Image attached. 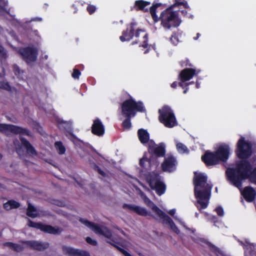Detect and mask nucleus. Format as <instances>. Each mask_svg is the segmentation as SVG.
Here are the masks:
<instances>
[{
  "label": "nucleus",
  "instance_id": "5fc2aeb1",
  "mask_svg": "<svg viewBox=\"0 0 256 256\" xmlns=\"http://www.w3.org/2000/svg\"><path fill=\"white\" fill-rule=\"evenodd\" d=\"M178 85V82H174L171 84L172 88H176L177 86Z\"/></svg>",
  "mask_w": 256,
  "mask_h": 256
},
{
  "label": "nucleus",
  "instance_id": "bb28decb",
  "mask_svg": "<svg viewBox=\"0 0 256 256\" xmlns=\"http://www.w3.org/2000/svg\"><path fill=\"white\" fill-rule=\"evenodd\" d=\"M161 220L169 226L174 222L162 210H161Z\"/></svg>",
  "mask_w": 256,
  "mask_h": 256
},
{
  "label": "nucleus",
  "instance_id": "c03bdc74",
  "mask_svg": "<svg viewBox=\"0 0 256 256\" xmlns=\"http://www.w3.org/2000/svg\"><path fill=\"white\" fill-rule=\"evenodd\" d=\"M80 74V72L78 70L75 68L74 70V72L72 74V76L74 78L78 79Z\"/></svg>",
  "mask_w": 256,
  "mask_h": 256
},
{
  "label": "nucleus",
  "instance_id": "5701e85b",
  "mask_svg": "<svg viewBox=\"0 0 256 256\" xmlns=\"http://www.w3.org/2000/svg\"><path fill=\"white\" fill-rule=\"evenodd\" d=\"M26 214L32 218H35L39 216L38 211L30 204H28L26 210Z\"/></svg>",
  "mask_w": 256,
  "mask_h": 256
},
{
  "label": "nucleus",
  "instance_id": "393cba45",
  "mask_svg": "<svg viewBox=\"0 0 256 256\" xmlns=\"http://www.w3.org/2000/svg\"><path fill=\"white\" fill-rule=\"evenodd\" d=\"M204 242L209 247L210 250L216 254H222L221 250L212 242L206 240Z\"/></svg>",
  "mask_w": 256,
  "mask_h": 256
},
{
  "label": "nucleus",
  "instance_id": "72a5a7b5",
  "mask_svg": "<svg viewBox=\"0 0 256 256\" xmlns=\"http://www.w3.org/2000/svg\"><path fill=\"white\" fill-rule=\"evenodd\" d=\"M111 244L116 247L118 250H119L124 256H132L128 252L124 250V249L120 248V247L117 246L116 244H114L111 242H110Z\"/></svg>",
  "mask_w": 256,
  "mask_h": 256
},
{
  "label": "nucleus",
  "instance_id": "6ab92c4d",
  "mask_svg": "<svg viewBox=\"0 0 256 256\" xmlns=\"http://www.w3.org/2000/svg\"><path fill=\"white\" fill-rule=\"evenodd\" d=\"M139 194L142 198L146 204L152 209L154 212L158 214V216H160V210L146 196V194L140 189H138Z\"/></svg>",
  "mask_w": 256,
  "mask_h": 256
},
{
  "label": "nucleus",
  "instance_id": "39448f33",
  "mask_svg": "<svg viewBox=\"0 0 256 256\" xmlns=\"http://www.w3.org/2000/svg\"><path fill=\"white\" fill-rule=\"evenodd\" d=\"M122 114L129 118L135 116V110L139 112H142L144 110L142 102H136L132 100H126L122 104Z\"/></svg>",
  "mask_w": 256,
  "mask_h": 256
},
{
  "label": "nucleus",
  "instance_id": "c756f323",
  "mask_svg": "<svg viewBox=\"0 0 256 256\" xmlns=\"http://www.w3.org/2000/svg\"><path fill=\"white\" fill-rule=\"evenodd\" d=\"M55 147L59 154H64L65 152V148L60 142H56L55 143Z\"/></svg>",
  "mask_w": 256,
  "mask_h": 256
},
{
  "label": "nucleus",
  "instance_id": "0e129e2a",
  "mask_svg": "<svg viewBox=\"0 0 256 256\" xmlns=\"http://www.w3.org/2000/svg\"><path fill=\"white\" fill-rule=\"evenodd\" d=\"M114 228L120 230L122 234H124V231L121 229L119 228L118 226H114Z\"/></svg>",
  "mask_w": 256,
  "mask_h": 256
},
{
  "label": "nucleus",
  "instance_id": "a19ab883",
  "mask_svg": "<svg viewBox=\"0 0 256 256\" xmlns=\"http://www.w3.org/2000/svg\"><path fill=\"white\" fill-rule=\"evenodd\" d=\"M170 227L171 228V230H172L175 233L177 234H179L180 233V230L176 226L174 222H173V224H171L170 226Z\"/></svg>",
  "mask_w": 256,
  "mask_h": 256
},
{
  "label": "nucleus",
  "instance_id": "4468645a",
  "mask_svg": "<svg viewBox=\"0 0 256 256\" xmlns=\"http://www.w3.org/2000/svg\"><path fill=\"white\" fill-rule=\"evenodd\" d=\"M22 242L26 244L28 246L34 250L42 251L49 247V244L48 242H42L35 240L22 241Z\"/></svg>",
  "mask_w": 256,
  "mask_h": 256
},
{
  "label": "nucleus",
  "instance_id": "e433bc0d",
  "mask_svg": "<svg viewBox=\"0 0 256 256\" xmlns=\"http://www.w3.org/2000/svg\"><path fill=\"white\" fill-rule=\"evenodd\" d=\"M12 249L16 252H20L22 251L24 248L21 246L14 243Z\"/></svg>",
  "mask_w": 256,
  "mask_h": 256
},
{
  "label": "nucleus",
  "instance_id": "4be33fe9",
  "mask_svg": "<svg viewBox=\"0 0 256 256\" xmlns=\"http://www.w3.org/2000/svg\"><path fill=\"white\" fill-rule=\"evenodd\" d=\"M139 140L142 144L148 142L149 140V134L146 130L144 129H140L138 132Z\"/></svg>",
  "mask_w": 256,
  "mask_h": 256
},
{
  "label": "nucleus",
  "instance_id": "052dcab7",
  "mask_svg": "<svg viewBox=\"0 0 256 256\" xmlns=\"http://www.w3.org/2000/svg\"><path fill=\"white\" fill-rule=\"evenodd\" d=\"M63 124H66V126H68L70 128L71 126V122H63Z\"/></svg>",
  "mask_w": 256,
  "mask_h": 256
},
{
  "label": "nucleus",
  "instance_id": "cd10ccee",
  "mask_svg": "<svg viewBox=\"0 0 256 256\" xmlns=\"http://www.w3.org/2000/svg\"><path fill=\"white\" fill-rule=\"evenodd\" d=\"M160 6V4H154L150 8V13L151 14V16L154 20V22H158V16L156 15V9Z\"/></svg>",
  "mask_w": 256,
  "mask_h": 256
},
{
  "label": "nucleus",
  "instance_id": "2f4dec72",
  "mask_svg": "<svg viewBox=\"0 0 256 256\" xmlns=\"http://www.w3.org/2000/svg\"><path fill=\"white\" fill-rule=\"evenodd\" d=\"M179 64H180V66H181V67H187V66L192 67V64L191 63H190L189 60L187 58H186L184 60H182L180 61L179 62Z\"/></svg>",
  "mask_w": 256,
  "mask_h": 256
},
{
  "label": "nucleus",
  "instance_id": "9b49d317",
  "mask_svg": "<svg viewBox=\"0 0 256 256\" xmlns=\"http://www.w3.org/2000/svg\"><path fill=\"white\" fill-rule=\"evenodd\" d=\"M214 152L220 162H225L228 159L230 154V148L227 144H222Z\"/></svg>",
  "mask_w": 256,
  "mask_h": 256
},
{
  "label": "nucleus",
  "instance_id": "6e6d98bb",
  "mask_svg": "<svg viewBox=\"0 0 256 256\" xmlns=\"http://www.w3.org/2000/svg\"><path fill=\"white\" fill-rule=\"evenodd\" d=\"M120 40L122 41H124L126 40H129L130 38H126V36H120Z\"/></svg>",
  "mask_w": 256,
  "mask_h": 256
},
{
  "label": "nucleus",
  "instance_id": "20e7f679",
  "mask_svg": "<svg viewBox=\"0 0 256 256\" xmlns=\"http://www.w3.org/2000/svg\"><path fill=\"white\" fill-rule=\"evenodd\" d=\"M161 123L168 128L178 125L176 117L170 106L164 105L161 108Z\"/></svg>",
  "mask_w": 256,
  "mask_h": 256
},
{
  "label": "nucleus",
  "instance_id": "c9c22d12",
  "mask_svg": "<svg viewBox=\"0 0 256 256\" xmlns=\"http://www.w3.org/2000/svg\"><path fill=\"white\" fill-rule=\"evenodd\" d=\"M0 88L6 90H10V87L8 84L5 82H0Z\"/></svg>",
  "mask_w": 256,
  "mask_h": 256
},
{
  "label": "nucleus",
  "instance_id": "f8f14e48",
  "mask_svg": "<svg viewBox=\"0 0 256 256\" xmlns=\"http://www.w3.org/2000/svg\"><path fill=\"white\" fill-rule=\"evenodd\" d=\"M202 160L206 166H212L219 164L220 162L214 152L206 150L202 156Z\"/></svg>",
  "mask_w": 256,
  "mask_h": 256
},
{
  "label": "nucleus",
  "instance_id": "1a4fd4ad",
  "mask_svg": "<svg viewBox=\"0 0 256 256\" xmlns=\"http://www.w3.org/2000/svg\"><path fill=\"white\" fill-rule=\"evenodd\" d=\"M0 132L7 136L10 134H25L28 135V132L26 129L12 124H0Z\"/></svg>",
  "mask_w": 256,
  "mask_h": 256
},
{
  "label": "nucleus",
  "instance_id": "de8ad7c7",
  "mask_svg": "<svg viewBox=\"0 0 256 256\" xmlns=\"http://www.w3.org/2000/svg\"><path fill=\"white\" fill-rule=\"evenodd\" d=\"M86 241L88 243L92 245L96 246L97 244V242L96 240H92L90 237H87L86 238Z\"/></svg>",
  "mask_w": 256,
  "mask_h": 256
},
{
  "label": "nucleus",
  "instance_id": "79ce46f5",
  "mask_svg": "<svg viewBox=\"0 0 256 256\" xmlns=\"http://www.w3.org/2000/svg\"><path fill=\"white\" fill-rule=\"evenodd\" d=\"M176 148L178 149V150L183 151L184 152L187 150L186 146L180 142L176 144Z\"/></svg>",
  "mask_w": 256,
  "mask_h": 256
},
{
  "label": "nucleus",
  "instance_id": "f257e3e1",
  "mask_svg": "<svg viewBox=\"0 0 256 256\" xmlns=\"http://www.w3.org/2000/svg\"><path fill=\"white\" fill-rule=\"evenodd\" d=\"M237 156L241 159L236 162L234 168H229L226 172L228 180L235 186L240 188L242 182L248 178L256 184V167L253 166L248 160L252 154V144L241 138L236 144Z\"/></svg>",
  "mask_w": 256,
  "mask_h": 256
},
{
  "label": "nucleus",
  "instance_id": "0eeeda50",
  "mask_svg": "<svg viewBox=\"0 0 256 256\" xmlns=\"http://www.w3.org/2000/svg\"><path fill=\"white\" fill-rule=\"evenodd\" d=\"M18 52L27 63L36 61L38 53L36 48L32 47L20 48Z\"/></svg>",
  "mask_w": 256,
  "mask_h": 256
},
{
  "label": "nucleus",
  "instance_id": "774afa93",
  "mask_svg": "<svg viewBox=\"0 0 256 256\" xmlns=\"http://www.w3.org/2000/svg\"><path fill=\"white\" fill-rule=\"evenodd\" d=\"M186 228L187 230H190V231L192 232V233H194V231H195V230H194V229H192V230H191V229H190V228Z\"/></svg>",
  "mask_w": 256,
  "mask_h": 256
},
{
  "label": "nucleus",
  "instance_id": "4d7b16f0",
  "mask_svg": "<svg viewBox=\"0 0 256 256\" xmlns=\"http://www.w3.org/2000/svg\"><path fill=\"white\" fill-rule=\"evenodd\" d=\"M168 214H169L170 216H173L174 214H175V210L172 209V210H170L169 211V212H168Z\"/></svg>",
  "mask_w": 256,
  "mask_h": 256
},
{
  "label": "nucleus",
  "instance_id": "603ef678",
  "mask_svg": "<svg viewBox=\"0 0 256 256\" xmlns=\"http://www.w3.org/2000/svg\"><path fill=\"white\" fill-rule=\"evenodd\" d=\"M14 144L15 146V147H16L17 152L18 153L19 150L18 149V147H19V146H20L18 140H14Z\"/></svg>",
  "mask_w": 256,
  "mask_h": 256
},
{
  "label": "nucleus",
  "instance_id": "f704fd0d",
  "mask_svg": "<svg viewBox=\"0 0 256 256\" xmlns=\"http://www.w3.org/2000/svg\"><path fill=\"white\" fill-rule=\"evenodd\" d=\"M123 126L126 128H130L131 126L130 118L128 117L122 123Z\"/></svg>",
  "mask_w": 256,
  "mask_h": 256
},
{
  "label": "nucleus",
  "instance_id": "8fccbe9b",
  "mask_svg": "<svg viewBox=\"0 0 256 256\" xmlns=\"http://www.w3.org/2000/svg\"><path fill=\"white\" fill-rule=\"evenodd\" d=\"M96 7L94 6H89L87 8V10L90 14L93 13L96 10Z\"/></svg>",
  "mask_w": 256,
  "mask_h": 256
},
{
  "label": "nucleus",
  "instance_id": "6e6552de",
  "mask_svg": "<svg viewBox=\"0 0 256 256\" xmlns=\"http://www.w3.org/2000/svg\"><path fill=\"white\" fill-rule=\"evenodd\" d=\"M176 158L172 154H168L161 164V169L164 172H172L176 170Z\"/></svg>",
  "mask_w": 256,
  "mask_h": 256
},
{
  "label": "nucleus",
  "instance_id": "473e14b6",
  "mask_svg": "<svg viewBox=\"0 0 256 256\" xmlns=\"http://www.w3.org/2000/svg\"><path fill=\"white\" fill-rule=\"evenodd\" d=\"M170 40L171 42L174 45H176L178 44V39L176 33H174L171 36Z\"/></svg>",
  "mask_w": 256,
  "mask_h": 256
},
{
  "label": "nucleus",
  "instance_id": "37998d69",
  "mask_svg": "<svg viewBox=\"0 0 256 256\" xmlns=\"http://www.w3.org/2000/svg\"><path fill=\"white\" fill-rule=\"evenodd\" d=\"M136 205L133 204H124L123 205V208L125 209H128L130 210L134 211L136 208Z\"/></svg>",
  "mask_w": 256,
  "mask_h": 256
},
{
  "label": "nucleus",
  "instance_id": "a211bd4d",
  "mask_svg": "<svg viewBox=\"0 0 256 256\" xmlns=\"http://www.w3.org/2000/svg\"><path fill=\"white\" fill-rule=\"evenodd\" d=\"M92 132L97 136H100L104 132V126L100 120L96 119L94 122L92 127Z\"/></svg>",
  "mask_w": 256,
  "mask_h": 256
},
{
  "label": "nucleus",
  "instance_id": "338daca9",
  "mask_svg": "<svg viewBox=\"0 0 256 256\" xmlns=\"http://www.w3.org/2000/svg\"><path fill=\"white\" fill-rule=\"evenodd\" d=\"M140 31L142 32V31L141 30H140ZM142 33L144 34V35H143L144 38H145L146 40H147V34H145L144 32H142Z\"/></svg>",
  "mask_w": 256,
  "mask_h": 256
},
{
  "label": "nucleus",
  "instance_id": "13d9d810",
  "mask_svg": "<svg viewBox=\"0 0 256 256\" xmlns=\"http://www.w3.org/2000/svg\"><path fill=\"white\" fill-rule=\"evenodd\" d=\"M98 171L100 174L102 176H104L105 174L104 172H102L101 170H100L99 168H98Z\"/></svg>",
  "mask_w": 256,
  "mask_h": 256
},
{
  "label": "nucleus",
  "instance_id": "4c0bfd02",
  "mask_svg": "<svg viewBox=\"0 0 256 256\" xmlns=\"http://www.w3.org/2000/svg\"><path fill=\"white\" fill-rule=\"evenodd\" d=\"M7 56L6 52L3 47L0 46V58H6Z\"/></svg>",
  "mask_w": 256,
  "mask_h": 256
},
{
  "label": "nucleus",
  "instance_id": "a18cd8bd",
  "mask_svg": "<svg viewBox=\"0 0 256 256\" xmlns=\"http://www.w3.org/2000/svg\"><path fill=\"white\" fill-rule=\"evenodd\" d=\"M166 156V145L164 142H161V158Z\"/></svg>",
  "mask_w": 256,
  "mask_h": 256
},
{
  "label": "nucleus",
  "instance_id": "b1692460",
  "mask_svg": "<svg viewBox=\"0 0 256 256\" xmlns=\"http://www.w3.org/2000/svg\"><path fill=\"white\" fill-rule=\"evenodd\" d=\"M20 206V203L14 200H8L4 204V208L6 210L18 208Z\"/></svg>",
  "mask_w": 256,
  "mask_h": 256
},
{
  "label": "nucleus",
  "instance_id": "412c9836",
  "mask_svg": "<svg viewBox=\"0 0 256 256\" xmlns=\"http://www.w3.org/2000/svg\"><path fill=\"white\" fill-rule=\"evenodd\" d=\"M148 144L150 152L154 156L158 157L160 156V147L152 140L149 142Z\"/></svg>",
  "mask_w": 256,
  "mask_h": 256
},
{
  "label": "nucleus",
  "instance_id": "09e8293b",
  "mask_svg": "<svg viewBox=\"0 0 256 256\" xmlns=\"http://www.w3.org/2000/svg\"><path fill=\"white\" fill-rule=\"evenodd\" d=\"M166 190V185L161 180V195L163 194Z\"/></svg>",
  "mask_w": 256,
  "mask_h": 256
},
{
  "label": "nucleus",
  "instance_id": "ddd939ff",
  "mask_svg": "<svg viewBox=\"0 0 256 256\" xmlns=\"http://www.w3.org/2000/svg\"><path fill=\"white\" fill-rule=\"evenodd\" d=\"M200 70L192 68H186L180 72L179 78L180 81L186 82L192 79L194 75H198Z\"/></svg>",
  "mask_w": 256,
  "mask_h": 256
},
{
  "label": "nucleus",
  "instance_id": "69168bd1",
  "mask_svg": "<svg viewBox=\"0 0 256 256\" xmlns=\"http://www.w3.org/2000/svg\"><path fill=\"white\" fill-rule=\"evenodd\" d=\"M132 25H133V24H132V29L130 30L131 34L130 36V37L133 36V32L134 30V28H132Z\"/></svg>",
  "mask_w": 256,
  "mask_h": 256
},
{
  "label": "nucleus",
  "instance_id": "2eb2a0df",
  "mask_svg": "<svg viewBox=\"0 0 256 256\" xmlns=\"http://www.w3.org/2000/svg\"><path fill=\"white\" fill-rule=\"evenodd\" d=\"M241 194L244 200L248 202H252L256 196V191L250 186H246Z\"/></svg>",
  "mask_w": 256,
  "mask_h": 256
},
{
  "label": "nucleus",
  "instance_id": "f03ea898",
  "mask_svg": "<svg viewBox=\"0 0 256 256\" xmlns=\"http://www.w3.org/2000/svg\"><path fill=\"white\" fill-rule=\"evenodd\" d=\"M194 174V194L197 200L195 205L200 210L208 207L212 185L208 183V176L204 174L196 172Z\"/></svg>",
  "mask_w": 256,
  "mask_h": 256
},
{
  "label": "nucleus",
  "instance_id": "9d476101",
  "mask_svg": "<svg viewBox=\"0 0 256 256\" xmlns=\"http://www.w3.org/2000/svg\"><path fill=\"white\" fill-rule=\"evenodd\" d=\"M28 225L32 228H36L44 231L46 232H48L51 234H60L62 230L58 227H53L49 225H44L40 223H36L33 222L30 219H28Z\"/></svg>",
  "mask_w": 256,
  "mask_h": 256
},
{
  "label": "nucleus",
  "instance_id": "58836bf2",
  "mask_svg": "<svg viewBox=\"0 0 256 256\" xmlns=\"http://www.w3.org/2000/svg\"><path fill=\"white\" fill-rule=\"evenodd\" d=\"M8 1L4 0H0V10H6V6H8Z\"/></svg>",
  "mask_w": 256,
  "mask_h": 256
},
{
  "label": "nucleus",
  "instance_id": "bf43d9fd",
  "mask_svg": "<svg viewBox=\"0 0 256 256\" xmlns=\"http://www.w3.org/2000/svg\"><path fill=\"white\" fill-rule=\"evenodd\" d=\"M40 132H41V131L42 130V128L38 124H36V128Z\"/></svg>",
  "mask_w": 256,
  "mask_h": 256
},
{
  "label": "nucleus",
  "instance_id": "7ed1b4c3",
  "mask_svg": "<svg viewBox=\"0 0 256 256\" xmlns=\"http://www.w3.org/2000/svg\"><path fill=\"white\" fill-rule=\"evenodd\" d=\"M182 6L185 8H188L189 6L186 0H174V2L172 5L167 8L161 12V25L166 28H176L180 26L181 20L178 18V12L172 11V9L176 7Z\"/></svg>",
  "mask_w": 256,
  "mask_h": 256
},
{
  "label": "nucleus",
  "instance_id": "423d86ee",
  "mask_svg": "<svg viewBox=\"0 0 256 256\" xmlns=\"http://www.w3.org/2000/svg\"><path fill=\"white\" fill-rule=\"evenodd\" d=\"M79 220L81 223L93 230L96 234L102 235L108 239L112 240V232L107 227L96 224L84 218H80Z\"/></svg>",
  "mask_w": 256,
  "mask_h": 256
},
{
  "label": "nucleus",
  "instance_id": "a878e982",
  "mask_svg": "<svg viewBox=\"0 0 256 256\" xmlns=\"http://www.w3.org/2000/svg\"><path fill=\"white\" fill-rule=\"evenodd\" d=\"M150 4V2L143 0H138L136 2V6L138 7V9L144 11H148V8L145 7Z\"/></svg>",
  "mask_w": 256,
  "mask_h": 256
},
{
  "label": "nucleus",
  "instance_id": "49530a36",
  "mask_svg": "<svg viewBox=\"0 0 256 256\" xmlns=\"http://www.w3.org/2000/svg\"><path fill=\"white\" fill-rule=\"evenodd\" d=\"M149 164V162L146 158H143L140 160V164L142 166H146V164Z\"/></svg>",
  "mask_w": 256,
  "mask_h": 256
},
{
  "label": "nucleus",
  "instance_id": "e2e57ef3",
  "mask_svg": "<svg viewBox=\"0 0 256 256\" xmlns=\"http://www.w3.org/2000/svg\"><path fill=\"white\" fill-rule=\"evenodd\" d=\"M200 36V33H197V34H196V36H195V37H194V40H197Z\"/></svg>",
  "mask_w": 256,
  "mask_h": 256
},
{
  "label": "nucleus",
  "instance_id": "3c124183",
  "mask_svg": "<svg viewBox=\"0 0 256 256\" xmlns=\"http://www.w3.org/2000/svg\"><path fill=\"white\" fill-rule=\"evenodd\" d=\"M13 244H14V243L11 242H6L4 243L3 245L4 246H7V247H8L12 249Z\"/></svg>",
  "mask_w": 256,
  "mask_h": 256
},
{
  "label": "nucleus",
  "instance_id": "7c9ffc66",
  "mask_svg": "<svg viewBox=\"0 0 256 256\" xmlns=\"http://www.w3.org/2000/svg\"><path fill=\"white\" fill-rule=\"evenodd\" d=\"M186 82L180 81L178 82V85L184 89L183 91L184 94H186L188 90V86L190 84V83L185 82Z\"/></svg>",
  "mask_w": 256,
  "mask_h": 256
},
{
  "label": "nucleus",
  "instance_id": "c85d7f7f",
  "mask_svg": "<svg viewBox=\"0 0 256 256\" xmlns=\"http://www.w3.org/2000/svg\"><path fill=\"white\" fill-rule=\"evenodd\" d=\"M134 212L142 216H146L148 215V212L146 210V208L138 206H136Z\"/></svg>",
  "mask_w": 256,
  "mask_h": 256
},
{
  "label": "nucleus",
  "instance_id": "680f3d73",
  "mask_svg": "<svg viewBox=\"0 0 256 256\" xmlns=\"http://www.w3.org/2000/svg\"><path fill=\"white\" fill-rule=\"evenodd\" d=\"M180 12L184 16H186L187 14V11L186 10H182Z\"/></svg>",
  "mask_w": 256,
  "mask_h": 256
},
{
  "label": "nucleus",
  "instance_id": "dca6fc26",
  "mask_svg": "<svg viewBox=\"0 0 256 256\" xmlns=\"http://www.w3.org/2000/svg\"><path fill=\"white\" fill-rule=\"evenodd\" d=\"M62 250L64 254L69 256H90V254L86 251L76 250L66 246H63Z\"/></svg>",
  "mask_w": 256,
  "mask_h": 256
},
{
  "label": "nucleus",
  "instance_id": "ea45409f",
  "mask_svg": "<svg viewBox=\"0 0 256 256\" xmlns=\"http://www.w3.org/2000/svg\"><path fill=\"white\" fill-rule=\"evenodd\" d=\"M215 210L218 216H222L224 215V211L222 206L217 207Z\"/></svg>",
  "mask_w": 256,
  "mask_h": 256
},
{
  "label": "nucleus",
  "instance_id": "f3484780",
  "mask_svg": "<svg viewBox=\"0 0 256 256\" xmlns=\"http://www.w3.org/2000/svg\"><path fill=\"white\" fill-rule=\"evenodd\" d=\"M160 178L158 174H152L148 178L150 186L152 189L156 190V193L160 195Z\"/></svg>",
  "mask_w": 256,
  "mask_h": 256
},
{
  "label": "nucleus",
  "instance_id": "864d4df0",
  "mask_svg": "<svg viewBox=\"0 0 256 256\" xmlns=\"http://www.w3.org/2000/svg\"><path fill=\"white\" fill-rule=\"evenodd\" d=\"M14 70L16 74H19L20 73V70L18 66H14Z\"/></svg>",
  "mask_w": 256,
  "mask_h": 256
},
{
  "label": "nucleus",
  "instance_id": "aec40b11",
  "mask_svg": "<svg viewBox=\"0 0 256 256\" xmlns=\"http://www.w3.org/2000/svg\"><path fill=\"white\" fill-rule=\"evenodd\" d=\"M20 140L23 146L26 148V152L28 154L30 155L31 156H36V150L26 139L23 138H21Z\"/></svg>",
  "mask_w": 256,
  "mask_h": 256
}]
</instances>
